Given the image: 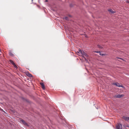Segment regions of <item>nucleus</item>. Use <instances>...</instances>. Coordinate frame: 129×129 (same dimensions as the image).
<instances>
[{
    "instance_id": "39448f33",
    "label": "nucleus",
    "mask_w": 129,
    "mask_h": 129,
    "mask_svg": "<svg viewBox=\"0 0 129 129\" xmlns=\"http://www.w3.org/2000/svg\"><path fill=\"white\" fill-rule=\"evenodd\" d=\"M20 122L24 124L25 125H27V124L26 122L25 121H24L23 120L21 119Z\"/></svg>"
},
{
    "instance_id": "9b49d317",
    "label": "nucleus",
    "mask_w": 129,
    "mask_h": 129,
    "mask_svg": "<svg viewBox=\"0 0 129 129\" xmlns=\"http://www.w3.org/2000/svg\"><path fill=\"white\" fill-rule=\"evenodd\" d=\"M98 46L99 48H102V47L100 45H98Z\"/></svg>"
},
{
    "instance_id": "423d86ee",
    "label": "nucleus",
    "mask_w": 129,
    "mask_h": 129,
    "mask_svg": "<svg viewBox=\"0 0 129 129\" xmlns=\"http://www.w3.org/2000/svg\"><path fill=\"white\" fill-rule=\"evenodd\" d=\"M124 96L123 94H118L116 96V98H120L122 97L123 96Z\"/></svg>"
},
{
    "instance_id": "f8f14e48",
    "label": "nucleus",
    "mask_w": 129,
    "mask_h": 129,
    "mask_svg": "<svg viewBox=\"0 0 129 129\" xmlns=\"http://www.w3.org/2000/svg\"><path fill=\"white\" fill-rule=\"evenodd\" d=\"M94 52L97 53H100V52L99 51H93Z\"/></svg>"
},
{
    "instance_id": "6e6552de",
    "label": "nucleus",
    "mask_w": 129,
    "mask_h": 129,
    "mask_svg": "<svg viewBox=\"0 0 129 129\" xmlns=\"http://www.w3.org/2000/svg\"><path fill=\"white\" fill-rule=\"evenodd\" d=\"M110 12H111V13H115V11H113V10L111 9H110L109 10H108Z\"/></svg>"
},
{
    "instance_id": "1a4fd4ad",
    "label": "nucleus",
    "mask_w": 129,
    "mask_h": 129,
    "mask_svg": "<svg viewBox=\"0 0 129 129\" xmlns=\"http://www.w3.org/2000/svg\"><path fill=\"white\" fill-rule=\"evenodd\" d=\"M9 61L10 62L13 64V65L15 63L12 60H10Z\"/></svg>"
},
{
    "instance_id": "2eb2a0df",
    "label": "nucleus",
    "mask_w": 129,
    "mask_h": 129,
    "mask_svg": "<svg viewBox=\"0 0 129 129\" xmlns=\"http://www.w3.org/2000/svg\"><path fill=\"white\" fill-rule=\"evenodd\" d=\"M10 55L11 56H13V54L11 53H10Z\"/></svg>"
},
{
    "instance_id": "dca6fc26",
    "label": "nucleus",
    "mask_w": 129,
    "mask_h": 129,
    "mask_svg": "<svg viewBox=\"0 0 129 129\" xmlns=\"http://www.w3.org/2000/svg\"><path fill=\"white\" fill-rule=\"evenodd\" d=\"M29 76L30 77H32V75L31 74H29Z\"/></svg>"
},
{
    "instance_id": "f3484780",
    "label": "nucleus",
    "mask_w": 129,
    "mask_h": 129,
    "mask_svg": "<svg viewBox=\"0 0 129 129\" xmlns=\"http://www.w3.org/2000/svg\"><path fill=\"white\" fill-rule=\"evenodd\" d=\"M48 2V0H45V2Z\"/></svg>"
},
{
    "instance_id": "ddd939ff",
    "label": "nucleus",
    "mask_w": 129,
    "mask_h": 129,
    "mask_svg": "<svg viewBox=\"0 0 129 129\" xmlns=\"http://www.w3.org/2000/svg\"><path fill=\"white\" fill-rule=\"evenodd\" d=\"M65 19L66 20H68L69 19L68 17H66L65 18Z\"/></svg>"
},
{
    "instance_id": "a211bd4d",
    "label": "nucleus",
    "mask_w": 129,
    "mask_h": 129,
    "mask_svg": "<svg viewBox=\"0 0 129 129\" xmlns=\"http://www.w3.org/2000/svg\"><path fill=\"white\" fill-rule=\"evenodd\" d=\"M118 58V59H121V58Z\"/></svg>"
},
{
    "instance_id": "7ed1b4c3",
    "label": "nucleus",
    "mask_w": 129,
    "mask_h": 129,
    "mask_svg": "<svg viewBox=\"0 0 129 129\" xmlns=\"http://www.w3.org/2000/svg\"><path fill=\"white\" fill-rule=\"evenodd\" d=\"M113 84L119 87H123V86L120 84L119 83H113Z\"/></svg>"
},
{
    "instance_id": "6ab92c4d",
    "label": "nucleus",
    "mask_w": 129,
    "mask_h": 129,
    "mask_svg": "<svg viewBox=\"0 0 129 129\" xmlns=\"http://www.w3.org/2000/svg\"><path fill=\"white\" fill-rule=\"evenodd\" d=\"M128 3H129V1H128Z\"/></svg>"
},
{
    "instance_id": "f257e3e1",
    "label": "nucleus",
    "mask_w": 129,
    "mask_h": 129,
    "mask_svg": "<svg viewBox=\"0 0 129 129\" xmlns=\"http://www.w3.org/2000/svg\"><path fill=\"white\" fill-rule=\"evenodd\" d=\"M76 53L79 56H82V57L85 59V60L86 62H87V60L85 57H84V56L87 57V58H88V56L85 52L82 51L81 50H79L78 51L76 52Z\"/></svg>"
},
{
    "instance_id": "20e7f679",
    "label": "nucleus",
    "mask_w": 129,
    "mask_h": 129,
    "mask_svg": "<svg viewBox=\"0 0 129 129\" xmlns=\"http://www.w3.org/2000/svg\"><path fill=\"white\" fill-rule=\"evenodd\" d=\"M123 119H124L126 121H128L129 120V117L126 116H123L122 117Z\"/></svg>"
},
{
    "instance_id": "0eeeda50",
    "label": "nucleus",
    "mask_w": 129,
    "mask_h": 129,
    "mask_svg": "<svg viewBox=\"0 0 129 129\" xmlns=\"http://www.w3.org/2000/svg\"><path fill=\"white\" fill-rule=\"evenodd\" d=\"M40 84L42 86V88L44 89L45 88V87L44 83L42 82H40Z\"/></svg>"
},
{
    "instance_id": "9d476101",
    "label": "nucleus",
    "mask_w": 129,
    "mask_h": 129,
    "mask_svg": "<svg viewBox=\"0 0 129 129\" xmlns=\"http://www.w3.org/2000/svg\"><path fill=\"white\" fill-rule=\"evenodd\" d=\"M100 53V55H102V56H105V55L106 54H102V53H101V52L100 53Z\"/></svg>"
},
{
    "instance_id": "4468645a",
    "label": "nucleus",
    "mask_w": 129,
    "mask_h": 129,
    "mask_svg": "<svg viewBox=\"0 0 129 129\" xmlns=\"http://www.w3.org/2000/svg\"><path fill=\"white\" fill-rule=\"evenodd\" d=\"M13 65V66H14V67L15 68H17V66H16V65L15 64V63Z\"/></svg>"
},
{
    "instance_id": "f03ea898",
    "label": "nucleus",
    "mask_w": 129,
    "mask_h": 129,
    "mask_svg": "<svg viewBox=\"0 0 129 129\" xmlns=\"http://www.w3.org/2000/svg\"><path fill=\"white\" fill-rule=\"evenodd\" d=\"M116 127L117 129H122V125L120 123L118 124L116 126Z\"/></svg>"
}]
</instances>
